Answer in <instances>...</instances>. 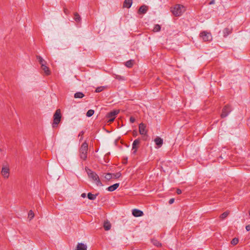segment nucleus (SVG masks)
<instances>
[{"label":"nucleus","instance_id":"obj_11","mask_svg":"<svg viewBox=\"0 0 250 250\" xmlns=\"http://www.w3.org/2000/svg\"><path fill=\"white\" fill-rule=\"evenodd\" d=\"M46 64H42L41 66L42 69L45 75L48 76L51 74V71L48 67L46 65Z\"/></svg>","mask_w":250,"mask_h":250},{"label":"nucleus","instance_id":"obj_22","mask_svg":"<svg viewBox=\"0 0 250 250\" xmlns=\"http://www.w3.org/2000/svg\"><path fill=\"white\" fill-rule=\"evenodd\" d=\"M133 64H134V61L132 60H130L125 62V65L126 67H127L128 68H131L133 65Z\"/></svg>","mask_w":250,"mask_h":250},{"label":"nucleus","instance_id":"obj_6","mask_svg":"<svg viewBox=\"0 0 250 250\" xmlns=\"http://www.w3.org/2000/svg\"><path fill=\"white\" fill-rule=\"evenodd\" d=\"M200 37L205 41H210L212 40V36L210 33L203 31L200 33Z\"/></svg>","mask_w":250,"mask_h":250},{"label":"nucleus","instance_id":"obj_29","mask_svg":"<svg viewBox=\"0 0 250 250\" xmlns=\"http://www.w3.org/2000/svg\"><path fill=\"white\" fill-rule=\"evenodd\" d=\"M161 30V26L159 24H156L154 27L153 31L154 32H158Z\"/></svg>","mask_w":250,"mask_h":250},{"label":"nucleus","instance_id":"obj_35","mask_svg":"<svg viewBox=\"0 0 250 250\" xmlns=\"http://www.w3.org/2000/svg\"><path fill=\"white\" fill-rule=\"evenodd\" d=\"M129 121H130V123H133L135 121V119L133 117H130V118L129 119Z\"/></svg>","mask_w":250,"mask_h":250},{"label":"nucleus","instance_id":"obj_14","mask_svg":"<svg viewBox=\"0 0 250 250\" xmlns=\"http://www.w3.org/2000/svg\"><path fill=\"white\" fill-rule=\"evenodd\" d=\"M154 142L158 148L161 147L163 144V140L159 137H157L154 139Z\"/></svg>","mask_w":250,"mask_h":250},{"label":"nucleus","instance_id":"obj_12","mask_svg":"<svg viewBox=\"0 0 250 250\" xmlns=\"http://www.w3.org/2000/svg\"><path fill=\"white\" fill-rule=\"evenodd\" d=\"M148 9V8L147 6L143 5L139 8L138 13L139 14H145L147 12Z\"/></svg>","mask_w":250,"mask_h":250},{"label":"nucleus","instance_id":"obj_26","mask_svg":"<svg viewBox=\"0 0 250 250\" xmlns=\"http://www.w3.org/2000/svg\"><path fill=\"white\" fill-rule=\"evenodd\" d=\"M36 57H37V59L38 60L41 66L42 65V64H44V63L46 64V61H45L41 56H37Z\"/></svg>","mask_w":250,"mask_h":250},{"label":"nucleus","instance_id":"obj_3","mask_svg":"<svg viewBox=\"0 0 250 250\" xmlns=\"http://www.w3.org/2000/svg\"><path fill=\"white\" fill-rule=\"evenodd\" d=\"M171 11L174 16H180L186 11V8L182 5L177 4Z\"/></svg>","mask_w":250,"mask_h":250},{"label":"nucleus","instance_id":"obj_15","mask_svg":"<svg viewBox=\"0 0 250 250\" xmlns=\"http://www.w3.org/2000/svg\"><path fill=\"white\" fill-rule=\"evenodd\" d=\"M132 4V0H125L123 3V7L129 8L131 6Z\"/></svg>","mask_w":250,"mask_h":250},{"label":"nucleus","instance_id":"obj_9","mask_svg":"<svg viewBox=\"0 0 250 250\" xmlns=\"http://www.w3.org/2000/svg\"><path fill=\"white\" fill-rule=\"evenodd\" d=\"M139 133L141 135H146L147 130L146 129V125L143 124L141 123L139 125Z\"/></svg>","mask_w":250,"mask_h":250},{"label":"nucleus","instance_id":"obj_33","mask_svg":"<svg viewBox=\"0 0 250 250\" xmlns=\"http://www.w3.org/2000/svg\"><path fill=\"white\" fill-rule=\"evenodd\" d=\"M104 89V86H99V87H98L96 89L95 92L97 93H99V92L102 91Z\"/></svg>","mask_w":250,"mask_h":250},{"label":"nucleus","instance_id":"obj_24","mask_svg":"<svg viewBox=\"0 0 250 250\" xmlns=\"http://www.w3.org/2000/svg\"><path fill=\"white\" fill-rule=\"evenodd\" d=\"M97 195L98 194H93L89 192L87 194V197L89 200H94L96 198Z\"/></svg>","mask_w":250,"mask_h":250},{"label":"nucleus","instance_id":"obj_34","mask_svg":"<svg viewBox=\"0 0 250 250\" xmlns=\"http://www.w3.org/2000/svg\"><path fill=\"white\" fill-rule=\"evenodd\" d=\"M115 78L117 79V80H124V77L123 76H121L120 75H116L115 77Z\"/></svg>","mask_w":250,"mask_h":250},{"label":"nucleus","instance_id":"obj_37","mask_svg":"<svg viewBox=\"0 0 250 250\" xmlns=\"http://www.w3.org/2000/svg\"><path fill=\"white\" fill-rule=\"evenodd\" d=\"M174 201V198H171L169 200V204H172Z\"/></svg>","mask_w":250,"mask_h":250},{"label":"nucleus","instance_id":"obj_17","mask_svg":"<svg viewBox=\"0 0 250 250\" xmlns=\"http://www.w3.org/2000/svg\"><path fill=\"white\" fill-rule=\"evenodd\" d=\"M119 186V183H116L112 186H109L107 189L109 191H113L116 189Z\"/></svg>","mask_w":250,"mask_h":250},{"label":"nucleus","instance_id":"obj_25","mask_svg":"<svg viewBox=\"0 0 250 250\" xmlns=\"http://www.w3.org/2000/svg\"><path fill=\"white\" fill-rule=\"evenodd\" d=\"M229 212L228 211H226L224 212V213H223L220 216V218L221 219L223 220V219H225L226 217H227V216L229 215Z\"/></svg>","mask_w":250,"mask_h":250},{"label":"nucleus","instance_id":"obj_2","mask_svg":"<svg viewBox=\"0 0 250 250\" xmlns=\"http://www.w3.org/2000/svg\"><path fill=\"white\" fill-rule=\"evenodd\" d=\"M88 150V144L84 142L81 145L79 149V155L81 159L85 160L87 158V154Z\"/></svg>","mask_w":250,"mask_h":250},{"label":"nucleus","instance_id":"obj_10","mask_svg":"<svg viewBox=\"0 0 250 250\" xmlns=\"http://www.w3.org/2000/svg\"><path fill=\"white\" fill-rule=\"evenodd\" d=\"M140 144V141L139 139H136L134 141L132 144V150L134 154L136 153L138 148V146Z\"/></svg>","mask_w":250,"mask_h":250},{"label":"nucleus","instance_id":"obj_5","mask_svg":"<svg viewBox=\"0 0 250 250\" xmlns=\"http://www.w3.org/2000/svg\"><path fill=\"white\" fill-rule=\"evenodd\" d=\"M119 112V110H115L108 113L106 115L107 118L109 119L108 122L111 123L113 122L116 117V115H117Z\"/></svg>","mask_w":250,"mask_h":250},{"label":"nucleus","instance_id":"obj_40","mask_svg":"<svg viewBox=\"0 0 250 250\" xmlns=\"http://www.w3.org/2000/svg\"><path fill=\"white\" fill-rule=\"evenodd\" d=\"M246 229L247 231L250 230V225H247L246 226Z\"/></svg>","mask_w":250,"mask_h":250},{"label":"nucleus","instance_id":"obj_28","mask_svg":"<svg viewBox=\"0 0 250 250\" xmlns=\"http://www.w3.org/2000/svg\"><path fill=\"white\" fill-rule=\"evenodd\" d=\"M112 178L117 179L121 177V173L120 172H117L116 173H112Z\"/></svg>","mask_w":250,"mask_h":250},{"label":"nucleus","instance_id":"obj_7","mask_svg":"<svg viewBox=\"0 0 250 250\" xmlns=\"http://www.w3.org/2000/svg\"><path fill=\"white\" fill-rule=\"evenodd\" d=\"M231 108L229 105H226L222 109V112L221 115L222 118L226 117L231 111Z\"/></svg>","mask_w":250,"mask_h":250},{"label":"nucleus","instance_id":"obj_4","mask_svg":"<svg viewBox=\"0 0 250 250\" xmlns=\"http://www.w3.org/2000/svg\"><path fill=\"white\" fill-rule=\"evenodd\" d=\"M62 118L61 111L60 109H58L55 111L53 115V122L52 124V127L53 128L57 126L58 125L61 121Z\"/></svg>","mask_w":250,"mask_h":250},{"label":"nucleus","instance_id":"obj_16","mask_svg":"<svg viewBox=\"0 0 250 250\" xmlns=\"http://www.w3.org/2000/svg\"><path fill=\"white\" fill-rule=\"evenodd\" d=\"M76 250H87V246L83 243H78Z\"/></svg>","mask_w":250,"mask_h":250},{"label":"nucleus","instance_id":"obj_41","mask_svg":"<svg viewBox=\"0 0 250 250\" xmlns=\"http://www.w3.org/2000/svg\"><path fill=\"white\" fill-rule=\"evenodd\" d=\"M81 197L83 198H85L86 197V194L85 193H83L81 194Z\"/></svg>","mask_w":250,"mask_h":250},{"label":"nucleus","instance_id":"obj_19","mask_svg":"<svg viewBox=\"0 0 250 250\" xmlns=\"http://www.w3.org/2000/svg\"><path fill=\"white\" fill-rule=\"evenodd\" d=\"M104 228L105 230H108L111 228V224L108 221L104 222Z\"/></svg>","mask_w":250,"mask_h":250},{"label":"nucleus","instance_id":"obj_38","mask_svg":"<svg viewBox=\"0 0 250 250\" xmlns=\"http://www.w3.org/2000/svg\"><path fill=\"white\" fill-rule=\"evenodd\" d=\"M64 13L66 14V15H67L68 14V10L66 8H64Z\"/></svg>","mask_w":250,"mask_h":250},{"label":"nucleus","instance_id":"obj_13","mask_svg":"<svg viewBox=\"0 0 250 250\" xmlns=\"http://www.w3.org/2000/svg\"><path fill=\"white\" fill-rule=\"evenodd\" d=\"M132 214L135 217L142 216L144 214L143 212L138 209H134L132 210Z\"/></svg>","mask_w":250,"mask_h":250},{"label":"nucleus","instance_id":"obj_27","mask_svg":"<svg viewBox=\"0 0 250 250\" xmlns=\"http://www.w3.org/2000/svg\"><path fill=\"white\" fill-rule=\"evenodd\" d=\"M104 178L107 181H109L110 179L112 178V174L110 173H107L104 176Z\"/></svg>","mask_w":250,"mask_h":250},{"label":"nucleus","instance_id":"obj_42","mask_svg":"<svg viewBox=\"0 0 250 250\" xmlns=\"http://www.w3.org/2000/svg\"><path fill=\"white\" fill-rule=\"evenodd\" d=\"M213 3H214V1H213V0H212V1H211L209 2V4H213Z\"/></svg>","mask_w":250,"mask_h":250},{"label":"nucleus","instance_id":"obj_32","mask_svg":"<svg viewBox=\"0 0 250 250\" xmlns=\"http://www.w3.org/2000/svg\"><path fill=\"white\" fill-rule=\"evenodd\" d=\"M238 242H239L238 239H237L236 238H234L231 240V244L233 245H235L238 243Z\"/></svg>","mask_w":250,"mask_h":250},{"label":"nucleus","instance_id":"obj_39","mask_svg":"<svg viewBox=\"0 0 250 250\" xmlns=\"http://www.w3.org/2000/svg\"><path fill=\"white\" fill-rule=\"evenodd\" d=\"M83 134H84V132H83V131H81V132L80 133V134H79V136H82L83 135ZM82 139H83V137H81V139H80V140H82Z\"/></svg>","mask_w":250,"mask_h":250},{"label":"nucleus","instance_id":"obj_8","mask_svg":"<svg viewBox=\"0 0 250 250\" xmlns=\"http://www.w3.org/2000/svg\"><path fill=\"white\" fill-rule=\"evenodd\" d=\"M1 175L4 178H8L9 176V168L8 167H3L1 171Z\"/></svg>","mask_w":250,"mask_h":250},{"label":"nucleus","instance_id":"obj_23","mask_svg":"<svg viewBox=\"0 0 250 250\" xmlns=\"http://www.w3.org/2000/svg\"><path fill=\"white\" fill-rule=\"evenodd\" d=\"M84 96V94L81 92H78L75 93L74 98L76 99L77 98H82Z\"/></svg>","mask_w":250,"mask_h":250},{"label":"nucleus","instance_id":"obj_43","mask_svg":"<svg viewBox=\"0 0 250 250\" xmlns=\"http://www.w3.org/2000/svg\"><path fill=\"white\" fill-rule=\"evenodd\" d=\"M249 215H250V210H249Z\"/></svg>","mask_w":250,"mask_h":250},{"label":"nucleus","instance_id":"obj_36","mask_svg":"<svg viewBox=\"0 0 250 250\" xmlns=\"http://www.w3.org/2000/svg\"><path fill=\"white\" fill-rule=\"evenodd\" d=\"M176 193L178 194H180L182 193V191L181 189L178 188L176 190Z\"/></svg>","mask_w":250,"mask_h":250},{"label":"nucleus","instance_id":"obj_30","mask_svg":"<svg viewBox=\"0 0 250 250\" xmlns=\"http://www.w3.org/2000/svg\"><path fill=\"white\" fill-rule=\"evenodd\" d=\"M94 113V111L92 109H89L88 110V111L86 113V116L87 117H91L92 116Z\"/></svg>","mask_w":250,"mask_h":250},{"label":"nucleus","instance_id":"obj_20","mask_svg":"<svg viewBox=\"0 0 250 250\" xmlns=\"http://www.w3.org/2000/svg\"><path fill=\"white\" fill-rule=\"evenodd\" d=\"M151 242L154 246L157 247H161L162 246L161 243L156 239H153L151 240Z\"/></svg>","mask_w":250,"mask_h":250},{"label":"nucleus","instance_id":"obj_1","mask_svg":"<svg viewBox=\"0 0 250 250\" xmlns=\"http://www.w3.org/2000/svg\"><path fill=\"white\" fill-rule=\"evenodd\" d=\"M88 178L97 186H103V184L98 174L89 168H85Z\"/></svg>","mask_w":250,"mask_h":250},{"label":"nucleus","instance_id":"obj_31","mask_svg":"<svg viewBox=\"0 0 250 250\" xmlns=\"http://www.w3.org/2000/svg\"><path fill=\"white\" fill-rule=\"evenodd\" d=\"M34 217V213L32 210H30L28 213V217L31 220Z\"/></svg>","mask_w":250,"mask_h":250},{"label":"nucleus","instance_id":"obj_21","mask_svg":"<svg viewBox=\"0 0 250 250\" xmlns=\"http://www.w3.org/2000/svg\"><path fill=\"white\" fill-rule=\"evenodd\" d=\"M74 19L75 20V21L77 22H80L81 20V18L79 14L78 13L76 12L74 13Z\"/></svg>","mask_w":250,"mask_h":250},{"label":"nucleus","instance_id":"obj_18","mask_svg":"<svg viewBox=\"0 0 250 250\" xmlns=\"http://www.w3.org/2000/svg\"><path fill=\"white\" fill-rule=\"evenodd\" d=\"M232 29L229 28H226L223 30L224 36L226 37L231 33Z\"/></svg>","mask_w":250,"mask_h":250}]
</instances>
